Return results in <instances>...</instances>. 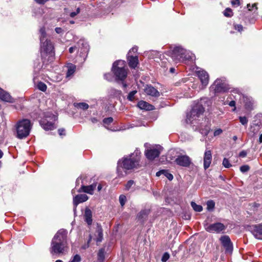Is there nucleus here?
<instances>
[{"mask_svg": "<svg viewBox=\"0 0 262 262\" xmlns=\"http://www.w3.org/2000/svg\"><path fill=\"white\" fill-rule=\"evenodd\" d=\"M105 259V249L104 248L99 249L98 253V261L103 262Z\"/></svg>", "mask_w": 262, "mask_h": 262, "instance_id": "28", "label": "nucleus"}, {"mask_svg": "<svg viewBox=\"0 0 262 262\" xmlns=\"http://www.w3.org/2000/svg\"><path fill=\"white\" fill-rule=\"evenodd\" d=\"M235 29L237 30L239 32H241L243 30V27L242 25H234Z\"/></svg>", "mask_w": 262, "mask_h": 262, "instance_id": "47", "label": "nucleus"}, {"mask_svg": "<svg viewBox=\"0 0 262 262\" xmlns=\"http://www.w3.org/2000/svg\"><path fill=\"white\" fill-rule=\"evenodd\" d=\"M259 143H262V134H260L259 139H258Z\"/></svg>", "mask_w": 262, "mask_h": 262, "instance_id": "61", "label": "nucleus"}, {"mask_svg": "<svg viewBox=\"0 0 262 262\" xmlns=\"http://www.w3.org/2000/svg\"><path fill=\"white\" fill-rule=\"evenodd\" d=\"M97 235H96L97 236L96 238V241L97 243H100L103 240V229L102 228V227L100 225L97 224V228L96 231Z\"/></svg>", "mask_w": 262, "mask_h": 262, "instance_id": "24", "label": "nucleus"}, {"mask_svg": "<svg viewBox=\"0 0 262 262\" xmlns=\"http://www.w3.org/2000/svg\"><path fill=\"white\" fill-rule=\"evenodd\" d=\"M169 254L168 252H165L161 258V261L162 262H166L169 258Z\"/></svg>", "mask_w": 262, "mask_h": 262, "instance_id": "43", "label": "nucleus"}, {"mask_svg": "<svg viewBox=\"0 0 262 262\" xmlns=\"http://www.w3.org/2000/svg\"><path fill=\"white\" fill-rule=\"evenodd\" d=\"M239 119L240 122L243 125H246L247 124L248 121L247 118L245 116L239 117Z\"/></svg>", "mask_w": 262, "mask_h": 262, "instance_id": "40", "label": "nucleus"}, {"mask_svg": "<svg viewBox=\"0 0 262 262\" xmlns=\"http://www.w3.org/2000/svg\"><path fill=\"white\" fill-rule=\"evenodd\" d=\"M80 12V8H77L76 9V11L72 12L70 14V16L71 17H74L75 16H76L77 14H78Z\"/></svg>", "mask_w": 262, "mask_h": 262, "instance_id": "45", "label": "nucleus"}, {"mask_svg": "<svg viewBox=\"0 0 262 262\" xmlns=\"http://www.w3.org/2000/svg\"><path fill=\"white\" fill-rule=\"evenodd\" d=\"M75 106L79 108H81L83 110H87L89 106L88 104L85 103V102H80L75 104Z\"/></svg>", "mask_w": 262, "mask_h": 262, "instance_id": "30", "label": "nucleus"}, {"mask_svg": "<svg viewBox=\"0 0 262 262\" xmlns=\"http://www.w3.org/2000/svg\"><path fill=\"white\" fill-rule=\"evenodd\" d=\"M122 86H123V87L124 89L126 88V87L127 86V84L126 83H124L123 81H122Z\"/></svg>", "mask_w": 262, "mask_h": 262, "instance_id": "64", "label": "nucleus"}, {"mask_svg": "<svg viewBox=\"0 0 262 262\" xmlns=\"http://www.w3.org/2000/svg\"><path fill=\"white\" fill-rule=\"evenodd\" d=\"M55 31L57 34H60L63 32V29L60 27H56L55 29Z\"/></svg>", "mask_w": 262, "mask_h": 262, "instance_id": "54", "label": "nucleus"}, {"mask_svg": "<svg viewBox=\"0 0 262 262\" xmlns=\"http://www.w3.org/2000/svg\"><path fill=\"white\" fill-rule=\"evenodd\" d=\"M119 200L121 206L123 207L126 201V198L125 195L121 194L119 196Z\"/></svg>", "mask_w": 262, "mask_h": 262, "instance_id": "35", "label": "nucleus"}, {"mask_svg": "<svg viewBox=\"0 0 262 262\" xmlns=\"http://www.w3.org/2000/svg\"><path fill=\"white\" fill-rule=\"evenodd\" d=\"M204 226L205 230L210 233H219L226 229V226L222 223L217 222L214 224H209L207 221L204 223Z\"/></svg>", "mask_w": 262, "mask_h": 262, "instance_id": "8", "label": "nucleus"}, {"mask_svg": "<svg viewBox=\"0 0 262 262\" xmlns=\"http://www.w3.org/2000/svg\"><path fill=\"white\" fill-rule=\"evenodd\" d=\"M250 229L252 233L256 238L262 240V223L251 226Z\"/></svg>", "mask_w": 262, "mask_h": 262, "instance_id": "13", "label": "nucleus"}, {"mask_svg": "<svg viewBox=\"0 0 262 262\" xmlns=\"http://www.w3.org/2000/svg\"><path fill=\"white\" fill-rule=\"evenodd\" d=\"M224 15L226 17H231L233 15L231 9L229 8H226L224 12Z\"/></svg>", "mask_w": 262, "mask_h": 262, "instance_id": "36", "label": "nucleus"}, {"mask_svg": "<svg viewBox=\"0 0 262 262\" xmlns=\"http://www.w3.org/2000/svg\"><path fill=\"white\" fill-rule=\"evenodd\" d=\"M46 117L51 118L53 121H55L57 119V117L52 113H48V114L46 115Z\"/></svg>", "mask_w": 262, "mask_h": 262, "instance_id": "46", "label": "nucleus"}, {"mask_svg": "<svg viewBox=\"0 0 262 262\" xmlns=\"http://www.w3.org/2000/svg\"><path fill=\"white\" fill-rule=\"evenodd\" d=\"M141 158V152L136 148L135 151L122 158L118 161L117 172L121 177L124 176L122 170H132L140 167V161Z\"/></svg>", "mask_w": 262, "mask_h": 262, "instance_id": "1", "label": "nucleus"}, {"mask_svg": "<svg viewBox=\"0 0 262 262\" xmlns=\"http://www.w3.org/2000/svg\"><path fill=\"white\" fill-rule=\"evenodd\" d=\"M68 231L63 229L59 230L55 234L51 242L49 251L52 255L63 254L68 247Z\"/></svg>", "mask_w": 262, "mask_h": 262, "instance_id": "2", "label": "nucleus"}, {"mask_svg": "<svg viewBox=\"0 0 262 262\" xmlns=\"http://www.w3.org/2000/svg\"><path fill=\"white\" fill-rule=\"evenodd\" d=\"M163 174H164L169 181H171L173 178V175L169 173L167 170H163Z\"/></svg>", "mask_w": 262, "mask_h": 262, "instance_id": "37", "label": "nucleus"}, {"mask_svg": "<svg viewBox=\"0 0 262 262\" xmlns=\"http://www.w3.org/2000/svg\"><path fill=\"white\" fill-rule=\"evenodd\" d=\"M223 165L226 168H229L232 166L229 160L226 158L223 159Z\"/></svg>", "mask_w": 262, "mask_h": 262, "instance_id": "39", "label": "nucleus"}, {"mask_svg": "<svg viewBox=\"0 0 262 262\" xmlns=\"http://www.w3.org/2000/svg\"><path fill=\"white\" fill-rule=\"evenodd\" d=\"M113 121V118L112 117H108L104 118L103 120V122L105 124H110L111 123H112Z\"/></svg>", "mask_w": 262, "mask_h": 262, "instance_id": "41", "label": "nucleus"}, {"mask_svg": "<svg viewBox=\"0 0 262 262\" xmlns=\"http://www.w3.org/2000/svg\"><path fill=\"white\" fill-rule=\"evenodd\" d=\"M81 257L79 254H76L69 262H80Z\"/></svg>", "mask_w": 262, "mask_h": 262, "instance_id": "38", "label": "nucleus"}, {"mask_svg": "<svg viewBox=\"0 0 262 262\" xmlns=\"http://www.w3.org/2000/svg\"><path fill=\"white\" fill-rule=\"evenodd\" d=\"M37 4L43 5L49 0H34Z\"/></svg>", "mask_w": 262, "mask_h": 262, "instance_id": "52", "label": "nucleus"}, {"mask_svg": "<svg viewBox=\"0 0 262 262\" xmlns=\"http://www.w3.org/2000/svg\"><path fill=\"white\" fill-rule=\"evenodd\" d=\"M207 98H202L194 104L190 112L187 114L186 121L187 123H191L204 113L205 108L203 104L207 102Z\"/></svg>", "mask_w": 262, "mask_h": 262, "instance_id": "3", "label": "nucleus"}, {"mask_svg": "<svg viewBox=\"0 0 262 262\" xmlns=\"http://www.w3.org/2000/svg\"><path fill=\"white\" fill-rule=\"evenodd\" d=\"M137 105L140 109L146 111H151L154 109V106L152 105L143 100L140 101Z\"/></svg>", "mask_w": 262, "mask_h": 262, "instance_id": "23", "label": "nucleus"}, {"mask_svg": "<svg viewBox=\"0 0 262 262\" xmlns=\"http://www.w3.org/2000/svg\"><path fill=\"white\" fill-rule=\"evenodd\" d=\"M104 78L108 80V81H110L111 80V79H112V76H111V74L110 73H106L104 75Z\"/></svg>", "mask_w": 262, "mask_h": 262, "instance_id": "51", "label": "nucleus"}, {"mask_svg": "<svg viewBox=\"0 0 262 262\" xmlns=\"http://www.w3.org/2000/svg\"><path fill=\"white\" fill-rule=\"evenodd\" d=\"M207 209L208 211H212L214 208L215 203L212 200H209L207 202Z\"/></svg>", "mask_w": 262, "mask_h": 262, "instance_id": "31", "label": "nucleus"}, {"mask_svg": "<svg viewBox=\"0 0 262 262\" xmlns=\"http://www.w3.org/2000/svg\"><path fill=\"white\" fill-rule=\"evenodd\" d=\"M134 183L135 182L133 180L128 181L125 186V190H128Z\"/></svg>", "mask_w": 262, "mask_h": 262, "instance_id": "42", "label": "nucleus"}, {"mask_svg": "<svg viewBox=\"0 0 262 262\" xmlns=\"http://www.w3.org/2000/svg\"><path fill=\"white\" fill-rule=\"evenodd\" d=\"M149 213V210H142L138 213L137 217L138 219V220H140L141 222H143L147 217Z\"/></svg>", "mask_w": 262, "mask_h": 262, "instance_id": "25", "label": "nucleus"}, {"mask_svg": "<svg viewBox=\"0 0 262 262\" xmlns=\"http://www.w3.org/2000/svg\"><path fill=\"white\" fill-rule=\"evenodd\" d=\"M92 236L91 234H90L89 235V239H88V242H87L86 247H89V244L91 242V241L92 240Z\"/></svg>", "mask_w": 262, "mask_h": 262, "instance_id": "58", "label": "nucleus"}, {"mask_svg": "<svg viewBox=\"0 0 262 262\" xmlns=\"http://www.w3.org/2000/svg\"><path fill=\"white\" fill-rule=\"evenodd\" d=\"M89 199L88 196L85 194L76 195L73 198V205L75 207L74 210L76 211L77 205L81 203L86 201Z\"/></svg>", "mask_w": 262, "mask_h": 262, "instance_id": "14", "label": "nucleus"}, {"mask_svg": "<svg viewBox=\"0 0 262 262\" xmlns=\"http://www.w3.org/2000/svg\"><path fill=\"white\" fill-rule=\"evenodd\" d=\"M176 157L174 162L180 166L188 167L192 164L191 159L187 155H179Z\"/></svg>", "mask_w": 262, "mask_h": 262, "instance_id": "10", "label": "nucleus"}, {"mask_svg": "<svg viewBox=\"0 0 262 262\" xmlns=\"http://www.w3.org/2000/svg\"><path fill=\"white\" fill-rule=\"evenodd\" d=\"M247 155V152L246 150H242L239 153V157L241 158H245Z\"/></svg>", "mask_w": 262, "mask_h": 262, "instance_id": "49", "label": "nucleus"}, {"mask_svg": "<svg viewBox=\"0 0 262 262\" xmlns=\"http://www.w3.org/2000/svg\"><path fill=\"white\" fill-rule=\"evenodd\" d=\"M127 60L129 67L132 69H135L139 64L138 57L137 55H127Z\"/></svg>", "mask_w": 262, "mask_h": 262, "instance_id": "18", "label": "nucleus"}, {"mask_svg": "<svg viewBox=\"0 0 262 262\" xmlns=\"http://www.w3.org/2000/svg\"><path fill=\"white\" fill-rule=\"evenodd\" d=\"M222 130L221 129H217L215 130L214 132V136H216L220 135L222 133Z\"/></svg>", "mask_w": 262, "mask_h": 262, "instance_id": "53", "label": "nucleus"}, {"mask_svg": "<svg viewBox=\"0 0 262 262\" xmlns=\"http://www.w3.org/2000/svg\"><path fill=\"white\" fill-rule=\"evenodd\" d=\"M77 49L76 46L71 47L69 48V51L70 53H72Z\"/></svg>", "mask_w": 262, "mask_h": 262, "instance_id": "57", "label": "nucleus"}, {"mask_svg": "<svg viewBox=\"0 0 262 262\" xmlns=\"http://www.w3.org/2000/svg\"><path fill=\"white\" fill-rule=\"evenodd\" d=\"M191 206L193 209L196 212H201L203 210V207L200 205L196 204L194 202H191Z\"/></svg>", "mask_w": 262, "mask_h": 262, "instance_id": "29", "label": "nucleus"}, {"mask_svg": "<svg viewBox=\"0 0 262 262\" xmlns=\"http://www.w3.org/2000/svg\"><path fill=\"white\" fill-rule=\"evenodd\" d=\"M231 4L232 6H238L239 5V0H232Z\"/></svg>", "mask_w": 262, "mask_h": 262, "instance_id": "55", "label": "nucleus"}, {"mask_svg": "<svg viewBox=\"0 0 262 262\" xmlns=\"http://www.w3.org/2000/svg\"><path fill=\"white\" fill-rule=\"evenodd\" d=\"M37 88L42 92H45L47 90V86L43 82L40 81L37 84Z\"/></svg>", "mask_w": 262, "mask_h": 262, "instance_id": "33", "label": "nucleus"}, {"mask_svg": "<svg viewBox=\"0 0 262 262\" xmlns=\"http://www.w3.org/2000/svg\"><path fill=\"white\" fill-rule=\"evenodd\" d=\"M41 43V55L42 58L48 56V60L53 61L54 57V47L50 40L45 39Z\"/></svg>", "mask_w": 262, "mask_h": 262, "instance_id": "6", "label": "nucleus"}, {"mask_svg": "<svg viewBox=\"0 0 262 262\" xmlns=\"http://www.w3.org/2000/svg\"><path fill=\"white\" fill-rule=\"evenodd\" d=\"M163 170H160V171H158V172L156 173V176L159 177V176H160L161 174H163Z\"/></svg>", "mask_w": 262, "mask_h": 262, "instance_id": "60", "label": "nucleus"}, {"mask_svg": "<svg viewBox=\"0 0 262 262\" xmlns=\"http://www.w3.org/2000/svg\"><path fill=\"white\" fill-rule=\"evenodd\" d=\"M212 89H213L215 93H224L227 92L230 87L224 79H217L212 85Z\"/></svg>", "mask_w": 262, "mask_h": 262, "instance_id": "9", "label": "nucleus"}, {"mask_svg": "<svg viewBox=\"0 0 262 262\" xmlns=\"http://www.w3.org/2000/svg\"><path fill=\"white\" fill-rule=\"evenodd\" d=\"M138 51V48L137 47H133L128 52L127 55H130V54L132 52L136 53Z\"/></svg>", "mask_w": 262, "mask_h": 262, "instance_id": "50", "label": "nucleus"}, {"mask_svg": "<svg viewBox=\"0 0 262 262\" xmlns=\"http://www.w3.org/2000/svg\"><path fill=\"white\" fill-rule=\"evenodd\" d=\"M235 101H234V100H232L229 103V105L230 106H234V108L233 109V111H235V109H236V107H235Z\"/></svg>", "mask_w": 262, "mask_h": 262, "instance_id": "56", "label": "nucleus"}, {"mask_svg": "<svg viewBox=\"0 0 262 262\" xmlns=\"http://www.w3.org/2000/svg\"><path fill=\"white\" fill-rule=\"evenodd\" d=\"M84 221L88 225H91L92 224V212L90 209L86 207L85 209L84 214Z\"/></svg>", "mask_w": 262, "mask_h": 262, "instance_id": "22", "label": "nucleus"}, {"mask_svg": "<svg viewBox=\"0 0 262 262\" xmlns=\"http://www.w3.org/2000/svg\"><path fill=\"white\" fill-rule=\"evenodd\" d=\"M41 127L46 130H53L55 128L54 123L49 121L47 119H43L40 121Z\"/></svg>", "mask_w": 262, "mask_h": 262, "instance_id": "20", "label": "nucleus"}, {"mask_svg": "<svg viewBox=\"0 0 262 262\" xmlns=\"http://www.w3.org/2000/svg\"><path fill=\"white\" fill-rule=\"evenodd\" d=\"M171 56L175 62L184 61L189 60L190 56L187 51L181 47H176L171 51Z\"/></svg>", "mask_w": 262, "mask_h": 262, "instance_id": "7", "label": "nucleus"}, {"mask_svg": "<svg viewBox=\"0 0 262 262\" xmlns=\"http://www.w3.org/2000/svg\"><path fill=\"white\" fill-rule=\"evenodd\" d=\"M137 93L136 90L132 91L128 94L127 96V99L130 101H133L134 100V96Z\"/></svg>", "mask_w": 262, "mask_h": 262, "instance_id": "34", "label": "nucleus"}, {"mask_svg": "<svg viewBox=\"0 0 262 262\" xmlns=\"http://www.w3.org/2000/svg\"><path fill=\"white\" fill-rule=\"evenodd\" d=\"M115 80L124 81L127 75V69L125 68L124 61L117 60L114 62L112 69Z\"/></svg>", "mask_w": 262, "mask_h": 262, "instance_id": "5", "label": "nucleus"}, {"mask_svg": "<svg viewBox=\"0 0 262 262\" xmlns=\"http://www.w3.org/2000/svg\"><path fill=\"white\" fill-rule=\"evenodd\" d=\"M144 92L147 95L155 97H159L160 95V92L151 85H147Z\"/></svg>", "mask_w": 262, "mask_h": 262, "instance_id": "16", "label": "nucleus"}, {"mask_svg": "<svg viewBox=\"0 0 262 262\" xmlns=\"http://www.w3.org/2000/svg\"><path fill=\"white\" fill-rule=\"evenodd\" d=\"M220 241L222 245L225 249L226 253H231L233 250V244L229 236L223 235L222 236Z\"/></svg>", "mask_w": 262, "mask_h": 262, "instance_id": "12", "label": "nucleus"}, {"mask_svg": "<svg viewBox=\"0 0 262 262\" xmlns=\"http://www.w3.org/2000/svg\"><path fill=\"white\" fill-rule=\"evenodd\" d=\"M91 121L93 123H96L98 122V119L95 117L92 118L91 119Z\"/></svg>", "mask_w": 262, "mask_h": 262, "instance_id": "59", "label": "nucleus"}, {"mask_svg": "<svg viewBox=\"0 0 262 262\" xmlns=\"http://www.w3.org/2000/svg\"><path fill=\"white\" fill-rule=\"evenodd\" d=\"M40 33V42H43L44 40L47 39H46V33L45 31V28H40L39 30Z\"/></svg>", "mask_w": 262, "mask_h": 262, "instance_id": "32", "label": "nucleus"}, {"mask_svg": "<svg viewBox=\"0 0 262 262\" xmlns=\"http://www.w3.org/2000/svg\"><path fill=\"white\" fill-rule=\"evenodd\" d=\"M67 68V77H69L74 73L76 70V66L72 63H69Z\"/></svg>", "mask_w": 262, "mask_h": 262, "instance_id": "26", "label": "nucleus"}, {"mask_svg": "<svg viewBox=\"0 0 262 262\" xmlns=\"http://www.w3.org/2000/svg\"><path fill=\"white\" fill-rule=\"evenodd\" d=\"M196 73L200 78L203 85L206 86L208 83L209 81V75L204 70H198L196 71Z\"/></svg>", "mask_w": 262, "mask_h": 262, "instance_id": "15", "label": "nucleus"}, {"mask_svg": "<svg viewBox=\"0 0 262 262\" xmlns=\"http://www.w3.org/2000/svg\"><path fill=\"white\" fill-rule=\"evenodd\" d=\"M176 69L174 68H171L169 70L170 72L171 73H174Z\"/></svg>", "mask_w": 262, "mask_h": 262, "instance_id": "63", "label": "nucleus"}, {"mask_svg": "<svg viewBox=\"0 0 262 262\" xmlns=\"http://www.w3.org/2000/svg\"><path fill=\"white\" fill-rule=\"evenodd\" d=\"M0 99L8 102H13V99L10 95L0 88Z\"/></svg>", "mask_w": 262, "mask_h": 262, "instance_id": "21", "label": "nucleus"}, {"mask_svg": "<svg viewBox=\"0 0 262 262\" xmlns=\"http://www.w3.org/2000/svg\"><path fill=\"white\" fill-rule=\"evenodd\" d=\"M110 95L114 97L120 98L122 95V92L114 88L110 89L109 91Z\"/></svg>", "mask_w": 262, "mask_h": 262, "instance_id": "27", "label": "nucleus"}, {"mask_svg": "<svg viewBox=\"0 0 262 262\" xmlns=\"http://www.w3.org/2000/svg\"><path fill=\"white\" fill-rule=\"evenodd\" d=\"M161 149L160 145H157L155 147L145 150V155L148 160H153L159 156Z\"/></svg>", "mask_w": 262, "mask_h": 262, "instance_id": "11", "label": "nucleus"}, {"mask_svg": "<svg viewBox=\"0 0 262 262\" xmlns=\"http://www.w3.org/2000/svg\"><path fill=\"white\" fill-rule=\"evenodd\" d=\"M102 188V186L101 184H99L97 187V189L98 191H100Z\"/></svg>", "mask_w": 262, "mask_h": 262, "instance_id": "62", "label": "nucleus"}, {"mask_svg": "<svg viewBox=\"0 0 262 262\" xmlns=\"http://www.w3.org/2000/svg\"><path fill=\"white\" fill-rule=\"evenodd\" d=\"M96 187V184L93 183L89 186H85L82 185L81 187L79 189L78 191L79 192H84L90 194H93L94 190Z\"/></svg>", "mask_w": 262, "mask_h": 262, "instance_id": "19", "label": "nucleus"}, {"mask_svg": "<svg viewBox=\"0 0 262 262\" xmlns=\"http://www.w3.org/2000/svg\"><path fill=\"white\" fill-rule=\"evenodd\" d=\"M15 127L16 131V137L19 139H22L29 135L32 128V124L29 119H23L17 121Z\"/></svg>", "mask_w": 262, "mask_h": 262, "instance_id": "4", "label": "nucleus"}, {"mask_svg": "<svg viewBox=\"0 0 262 262\" xmlns=\"http://www.w3.org/2000/svg\"><path fill=\"white\" fill-rule=\"evenodd\" d=\"M212 160V154L210 150H206L204 156V168L206 170L209 167Z\"/></svg>", "mask_w": 262, "mask_h": 262, "instance_id": "17", "label": "nucleus"}, {"mask_svg": "<svg viewBox=\"0 0 262 262\" xmlns=\"http://www.w3.org/2000/svg\"><path fill=\"white\" fill-rule=\"evenodd\" d=\"M58 134L60 136H65L66 135V130L64 128H59L58 130Z\"/></svg>", "mask_w": 262, "mask_h": 262, "instance_id": "48", "label": "nucleus"}, {"mask_svg": "<svg viewBox=\"0 0 262 262\" xmlns=\"http://www.w3.org/2000/svg\"><path fill=\"white\" fill-rule=\"evenodd\" d=\"M250 167L248 165H244L240 167V170L242 172H246L249 171Z\"/></svg>", "mask_w": 262, "mask_h": 262, "instance_id": "44", "label": "nucleus"}]
</instances>
